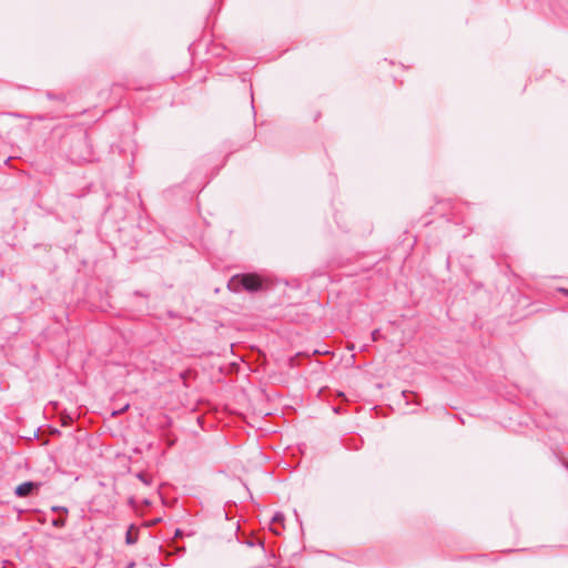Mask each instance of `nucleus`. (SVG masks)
I'll list each match as a JSON object with an SVG mask.
<instances>
[{
    "label": "nucleus",
    "instance_id": "f257e3e1",
    "mask_svg": "<svg viewBox=\"0 0 568 568\" xmlns=\"http://www.w3.org/2000/svg\"><path fill=\"white\" fill-rule=\"evenodd\" d=\"M271 285L270 277L250 272L234 274L227 282V288L233 293L247 292L255 294L268 290Z\"/></svg>",
    "mask_w": 568,
    "mask_h": 568
},
{
    "label": "nucleus",
    "instance_id": "f03ea898",
    "mask_svg": "<svg viewBox=\"0 0 568 568\" xmlns=\"http://www.w3.org/2000/svg\"><path fill=\"white\" fill-rule=\"evenodd\" d=\"M72 154L78 160L90 161L92 155V145L87 132H81L72 139Z\"/></svg>",
    "mask_w": 568,
    "mask_h": 568
},
{
    "label": "nucleus",
    "instance_id": "7ed1b4c3",
    "mask_svg": "<svg viewBox=\"0 0 568 568\" xmlns=\"http://www.w3.org/2000/svg\"><path fill=\"white\" fill-rule=\"evenodd\" d=\"M40 487H41V483L33 481V480H27V481L19 484L14 488V495L17 497L24 498L33 493H37Z\"/></svg>",
    "mask_w": 568,
    "mask_h": 568
},
{
    "label": "nucleus",
    "instance_id": "20e7f679",
    "mask_svg": "<svg viewBox=\"0 0 568 568\" xmlns=\"http://www.w3.org/2000/svg\"><path fill=\"white\" fill-rule=\"evenodd\" d=\"M134 529V525H131L129 530L125 534V544L126 545H134L138 541V531H132Z\"/></svg>",
    "mask_w": 568,
    "mask_h": 568
},
{
    "label": "nucleus",
    "instance_id": "39448f33",
    "mask_svg": "<svg viewBox=\"0 0 568 568\" xmlns=\"http://www.w3.org/2000/svg\"><path fill=\"white\" fill-rule=\"evenodd\" d=\"M67 524V516H59L51 520V525L55 528H63Z\"/></svg>",
    "mask_w": 568,
    "mask_h": 568
},
{
    "label": "nucleus",
    "instance_id": "423d86ee",
    "mask_svg": "<svg viewBox=\"0 0 568 568\" xmlns=\"http://www.w3.org/2000/svg\"><path fill=\"white\" fill-rule=\"evenodd\" d=\"M45 95L49 100H54V101H59V102H65V100H67V97L63 93L55 94L51 91H48L45 93Z\"/></svg>",
    "mask_w": 568,
    "mask_h": 568
},
{
    "label": "nucleus",
    "instance_id": "0eeeda50",
    "mask_svg": "<svg viewBox=\"0 0 568 568\" xmlns=\"http://www.w3.org/2000/svg\"><path fill=\"white\" fill-rule=\"evenodd\" d=\"M284 519H285L284 515L282 513L277 511L272 517V524L273 525L278 524V525H281L283 527Z\"/></svg>",
    "mask_w": 568,
    "mask_h": 568
},
{
    "label": "nucleus",
    "instance_id": "6e6552de",
    "mask_svg": "<svg viewBox=\"0 0 568 568\" xmlns=\"http://www.w3.org/2000/svg\"><path fill=\"white\" fill-rule=\"evenodd\" d=\"M135 476H136V478H138L139 480H141V481H142L144 485H146V486H149V485H151V484H152V479H151V477H149V476H148L146 474H144L143 471L138 473Z\"/></svg>",
    "mask_w": 568,
    "mask_h": 568
},
{
    "label": "nucleus",
    "instance_id": "1a4fd4ad",
    "mask_svg": "<svg viewBox=\"0 0 568 568\" xmlns=\"http://www.w3.org/2000/svg\"><path fill=\"white\" fill-rule=\"evenodd\" d=\"M51 511L52 513H60L61 516H68V513H69L68 508L64 507V506H52L51 507Z\"/></svg>",
    "mask_w": 568,
    "mask_h": 568
},
{
    "label": "nucleus",
    "instance_id": "9d476101",
    "mask_svg": "<svg viewBox=\"0 0 568 568\" xmlns=\"http://www.w3.org/2000/svg\"><path fill=\"white\" fill-rule=\"evenodd\" d=\"M13 118H17V119H31L30 115L28 114H24V113H19V112H12L10 113Z\"/></svg>",
    "mask_w": 568,
    "mask_h": 568
},
{
    "label": "nucleus",
    "instance_id": "9b49d317",
    "mask_svg": "<svg viewBox=\"0 0 568 568\" xmlns=\"http://www.w3.org/2000/svg\"><path fill=\"white\" fill-rule=\"evenodd\" d=\"M371 335H372V339L374 342L377 341L382 336L381 329H378V328L374 329Z\"/></svg>",
    "mask_w": 568,
    "mask_h": 568
},
{
    "label": "nucleus",
    "instance_id": "f8f14e48",
    "mask_svg": "<svg viewBox=\"0 0 568 568\" xmlns=\"http://www.w3.org/2000/svg\"><path fill=\"white\" fill-rule=\"evenodd\" d=\"M48 119V116L45 114H37L34 116H31L30 120H36V121H45Z\"/></svg>",
    "mask_w": 568,
    "mask_h": 568
},
{
    "label": "nucleus",
    "instance_id": "ddd939ff",
    "mask_svg": "<svg viewBox=\"0 0 568 568\" xmlns=\"http://www.w3.org/2000/svg\"><path fill=\"white\" fill-rule=\"evenodd\" d=\"M184 536V531L181 528H176L174 530V538H182Z\"/></svg>",
    "mask_w": 568,
    "mask_h": 568
},
{
    "label": "nucleus",
    "instance_id": "4468645a",
    "mask_svg": "<svg viewBox=\"0 0 568 568\" xmlns=\"http://www.w3.org/2000/svg\"><path fill=\"white\" fill-rule=\"evenodd\" d=\"M133 296H140V297H143V298H148L149 297V295L146 293L141 292V291H135L133 293Z\"/></svg>",
    "mask_w": 568,
    "mask_h": 568
},
{
    "label": "nucleus",
    "instance_id": "2eb2a0df",
    "mask_svg": "<svg viewBox=\"0 0 568 568\" xmlns=\"http://www.w3.org/2000/svg\"><path fill=\"white\" fill-rule=\"evenodd\" d=\"M413 393L408 392V390H403L402 392V395L403 397L406 399V403L408 404L409 403V395H412Z\"/></svg>",
    "mask_w": 568,
    "mask_h": 568
},
{
    "label": "nucleus",
    "instance_id": "dca6fc26",
    "mask_svg": "<svg viewBox=\"0 0 568 568\" xmlns=\"http://www.w3.org/2000/svg\"><path fill=\"white\" fill-rule=\"evenodd\" d=\"M558 292H560L561 294H564L565 296H567V297H568V288L559 287V288H558Z\"/></svg>",
    "mask_w": 568,
    "mask_h": 568
},
{
    "label": "nucleus",
    "instance_id": "f3484780",
    "mask_svg": "<svg viewBox=\"0 0 568 568\" xmlns=\"http://www.w3.org/2000/svg\"><path fill=\"white\" fill-rule=\"evenodd\" d=\"M168 316L171 317V318H175L176 317V313L173 312V311H168Z\"/></svg>",
    "mask_w": 568,
    "mask_h": 568
},
{
    "label": "nucleus",
    "instance_id": "a211bd4d",
    "mask_svg": "<svg viewBox=\"0 0 568 568\" xmlns=\"http://www.w3.org/2000/svg\"><path fill=\"white\" fill-rule=\"evenodd\" d=\"M134 566H135V562H134V561H130V562L125 566V568H134Z\"/></svg>",
    "mask_w": 568,
    "mask_h": 568
},
{
    "label": "nucleus",
    "instance_id": "6ab92c4d",
    "mask_svg": "<svg viewBox=\"0 0 568 568\" xmlns=\"http://www.w3.org/2000/svg\"><path fill=\"white\" fill-rule=\"evenodd\" d=\"M251 106H252L253 118L255 119V115H256L255 106H254V104H253V103H252V105H251Z\"/></svg>",
    "mask_w": 568,
    "mask_h": 568
},
{
    "label": "nucleus",
    "instance_id": "aec40b11",
    "mask_svg": "<svg viewBox=\"0 0 568 568\" xmlns=\"http://www.w3.org/2000/svg\"><path fill=\"white\" fill-rule=\"evenodd\" d=\"M38 436H39V429H36V430L33 432V438H38Z\"/></svg>",
    "mask_w": 568,
    "mask_h": 568
},
{
    "label": "nucleus",
    "instance_id": "412c9836",
    "mask_svg": "<svg viewBox=\"0 0 568 568\" xmlns=\"http://www.w3.org/2000/svg\"><path fill=\"white\" fill-rule=\"evenodd\" d=\"M271 530H272L274 534H277V535L280 534V530H278V529H276V528H271Z\"/></svg>",
    "mask_w": 568,
    "mask_h": 568
},
{
    "label": "nucleus",
    "instance_id": "4be33fe9",
    "mask_svg": "<svg viewBox=\"0 0 568 568\" xmlns=\"http://www.w3.org/2000/svg\"><path fill=\"white\" fill-rule=\"evenodd\" d=\"M128 408H129V404H126V405L123 407V409H122V410H125V409H128Z\"/></svg>",
    "mask_w": 568,
    "mask_h": 568
}]
</instances>
